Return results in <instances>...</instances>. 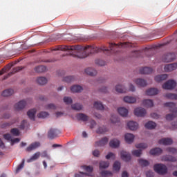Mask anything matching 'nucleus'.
Wrapping results in <instances>:
<instances>
[{"label":"nucleus","mask_w":177,"mask_h":177,"mask_svg":"<svg viewBox=\"0 0 177 177\" xmlns=\"http://www.w3.org/2000/svg\"><path fill=\"white\" fill-rule=\"evenodd\" d=\"M49 115V113L46 111H41L40 112L38 115L37 117L38 118H46Z\"/></svg>","instance_id":"49530a36"},{"label":"nucleus","mask_w":177,"mask_h":177,"mask_svg":"<svg viewBox=\"0 0 177 177\" xmlns=\"http://www.w3.org/2000/svg\"><path fill=\"white\" fill-rule=\"evenodd\" d=\"M96 126V122H95V120H92L91 122V126H90V128L91 129H93V128H95V127Z\"/></svg>","instance_id":"338daca9"},{"label":"nucleus","mask_w":177,"mask_h":177,"mask_svg":"<svg viewBox=\"0 0 177 177\" xmlns=\"http://www.w3.org/2000/svg\"><path fill=\"white\" fill-rule=\"evenodd\" d=\"M176 158L171 155H166L162 157V161H169L170 162H176Z\"/></svg>","instance_id":"f8f14e48"},{"label":"nucleus","mask_w":177,"mask_h":177,"mask_svg":"<svg viewBox=\"0 0 177 177\" xmlns=\"http://www.w3.org/2000/svg\"><path fill=\"white\" fill-rule=\"evenodd\" d=\"M109 131V129H107V128L106 127H99L97 129V133H105V132H107Z\"/></svg>","instance_id":"a18cd8bd"},{"label":"nucleus","mask_w":177,"mask_h":177,"mask_svg":"<svg viewBox=\"0 0 177 177\" xmlns=\"http://www.w3.org/2000/svg\"><path fill=\"white\" fill-rule=\"evenodd\" d=\"M118 112L122 117H127L128 115V109L124 107H120L118 109Z\"/></svg>","instance_id":"b1692460"},{"label":"nucleus","mask_w":177,"mask_h":177,"mask_svg":"<svg viewBox=\"0 0 177 177\" xmlns=\"http://www.w3.org/2000/svg\"><path fill=\"white\" fill-rule=\"evenodd\" d=\"M115 91L118 93H125V92H127V88L122 85H117L115 86Z\"/></svg>","instance_id":"2f4dec72"},{"label":"nucleus","mask_w":177,"mask_h":177,"mask_svg":"<svg viewBox=\"0 0 177 177\" xmlns=\"http://www.w3.org/2000/svg\"><path fill=\"white\" fill-rule=\"evenodd\" d=\"M37 82L39 85H45V84L48 83V79L44 77H37Z\"/></svg>","instance_id":"72a5a7b5"},{"label":"nucleus","mask_w":177,"mask_h":177,"mask_svg":"<svg viewBox=\"0 0 177 177\" xmlns=\"http://www.w3.org/2000/svg\"><path fill=\"white\" fill-rule=\"evenodd\" d=\"M168 78V75L162 74V75H158L155 77V81L156 82H162V81H165Z\"/></svg>","instance_id":"f3484780"},{"label":"nucleus","mask_w":177,"mask_h":177,"mask_svg":"<svg viewBox=\"0 0 177 177\" xmlns=\"http://www.w3.org/2000/svg\"><path fill=\"white\" fill-rule=\"evenodd\" d=\"M100 154V152L99 151V150H95L93 151V155L94 156V157H99Z\"/></svg>","instance_id":"0e129e2a"},{"label":"nucleus","mask_w":177,"mask_h":177,"mask_svg":"<svg viewBox=\"0 0 177 177\" xmlns=\"http://www.w3.org/2000/svg\"><path fill=\"white\" fill-rule=\"evenodd\" d=\"M124 139L127 143L131 145L133 142V139H135V136L131 133H127L124 135Z\"/></svg>","instance_id":"ddd939ff"},{"label":"nucleus","mask_w":177,"mask_h":177,"mask_svg":"<svg viewBox=\"0 0 177 177\" xmlns=\"http://www.w3.org/2000/svg\"><path fill=\"white\" fill-rule=\"evenodd\" d=\"M158 94V89L155 88H151L146 91V95L148 96H154Z\"/></svg>","instance_id":"6ab92c4d"},{"label":"nucleus","mask_w":177,"mask_h":177,"mask_svg":"<svg viewBox=\"0 0 177 177\" xmlns=\"http://www.w3.org/2000/svg\"><path fill=\"white\" fill-rule=\"evenodd\" d=\"M39 156H41V153L39 152L35 153L30 159L27 160V162H32V161H35V160H38V158H39Z\"/></svg>","instance_id":"f704fd0d"},{"label":"nucleus","mask_w":177,"mask_h":177,"mask_svg":"<svg viewBox=\"0 0 177 177\" xmlns=\"http://www.w3.org/2000/svg\"><path fill=\"white\" fill-rule=\"evenodd\" d=\"M46 110H56L55 104H49L45 107Z\"/></svg>","instance_id":"864d4df0"},{"label":"nucleus","mask_w":177,"mask_h":177,"mask_svg":"<svg viewBox=\"0 0 177 177\" xmlns=\"http://www.w3.org/2000/svg\"><path fill=\"white\" fill-rule=\"evenodd\" d=\"M3 138H4V139H6V140H11V139H12V136L9 133L4 134Z\"/></svg>","instance_id":"052dcab7"},{"label":"nucleus","mask_w":177,"mask_h":177,"mask_svg":"<svg viewBox=\"0 0 177 177\" xmlns=\"http://www.w3.org/2000/svg\"><path fill=\"white\" fill-rule=\"evenodd\" d=\"M41 144L39 142H35L32 143L29 147L26 148L27 151H32V150H35V149L39 147Z\"/></svg>","instance_id":"a211bd4d"},{"label":"nucleus","mask_w":177,"mask_h":177,"mask_svg":"<svg viewBox=\"0 0 177 177\" xmlns=\"http://www.w3.org/2000/svg\"><path fill=\"white\" fill-rule=\"evenodd\" d=\"M166 150H167V151H168V153H171V154H176L177 153V149H175V148L169 147Z\"/></svg>","instance_id":"5fc2aeb1"},{"label":"nucleus","mask_w":177,"mask_h":177,"mask_svg":"<svg viewBox=\"0 0 177 177\" xmlns=\"http://www.w3.org/2000/svg\"><path fill=\"white\" fill-rule=\"evenodd\" d=\"M71 107L73 110H76L77 111L82 110V104H81L76 103V104H72Z\"/></svg>","instance_id":"4c0bfd02"},{"label":"nucleus","mask_w":177,"mask_h":177,"mask_svg":"<svg viewBox=\"0 0 177 177\" xmlns=\"http://www.w3.org/2000/svg\"><path fill=\"white\" fill-rule=\"evenodd\" d=\"M118 121L119 120H118V118H117V116L111 115V122H112V124H115L118 122Z\"/></svg>","instance_id":"13d9d810"},{"label":"nucleus","mask_w":177,"mask_h":177,"mask_svg":"<svg viewBox=\"0 0 177 177\" xmlns=\"http://www.w3.org/2000/svg\"><path fill=\"white\" fill-rule=\"evenodd\" d=\"M132 47V44L129 42H124L117 44H109V49L105 46L101 48L95 47V46H67L62 45L58 46L53 50H62L66 52L67 50H71V55L73 57H77L78 59H85L88 57L89 55L92 53H99V52H110V53H117L119 52L120 48H131Z\"/></svg>","instance_id":"f257e3e1"},{"label":"nucleus","mask_w":177,"mask_h":177,"mask_svg":"<svg viewBox=\"0 0 177 177\" xmlns=\"http://www.w3.org/2000/svg\"><path fill=\"white\" fill-rule=\"evenodd\" d=\"M176 64H167L165 66V71H166V73H169L171 71H174V70H176Z\"/></svg>","instance_id":"dca6fc26"},{"label":"nucleus","mask_w":177,"mask_h":177,"mask_svg":"<svg viewBox=\"0 0 177 177\" xmlns=\"http://www.w3.org/2000/svg\"><path fill=\"white\" fill-rule=\"evenodd\" d=\"M109 143V138L107 137H104L102 138L100 141L95 142V147H100L102 146H105Z\"/></svg>","instance_id":"1a4fd4ad"},{"label":"nucleus","mask_w":177,"mask_h":177,"mask_svg":"<svg viewBox=\"0 0 177 177\" xmlns=\"http://www.w3.org/2000/svg\"><path fill=\"white\" fill-rule=\"evenodd\" d=\"M13 93H15V91H13V89L8 88L3 91L2 96H4V97L12 96Z\"/></svg>","instance_id":"7c9ffc66"},{"label":"nucleus","mask_w":177,"mask_h":177,"mask_svg":"<svg viewBox=\"0 0 177 177\" xmlns=\"http://www.w3.org/2000/svg\"><path fill=\"white\" fill-rule=\"evenodd\" d=\"M109 165H110V163H109V162L102 161L100 162V169H104L106 168H109Z\"/></svg>","instance_id":"ea45409f"},{"label":"nucleus","mask_w":177,"mask_h":177,"mask_svg":"<svg viewBox=\"0 0 177 177\" xmlns=\"http://www.w3.org/2000/svg\"><path fill=\"white\" fill-rule=\"evenodd\" d=\"M138 162L141 167H147V165H149L150 162H149V160H145V159H140L138 160Z\"/></svg>","instance_id":"58836bf2"},{"label":"nucleus","mask_w":177,"mask_h":177,"mask_svg":"<svg viewBox=\"0 0 177 177\" xmlns=\"http://www.w3.org/2000/svg\"><path fill=\"white\" fill-rule=\"evenodd\" d=\"M95 64H97V66H104V64H106V62H104V61L101 59H97L95 60Z\"/></svg>","instance_id":"4d7b16f0"},{"label":"nucleus","mask_w":177,"mask_h":177,"mask_svg":"<svg viewBox=\"0 0 177 177\" xmlns=\"http://www.w3.org/2000/svg\"><path fill=\"white\" fill-rule=\"evenodd\" d=\"M159 145H163L164 146H169L174 143V141L171 140V138H164L158 141Z\"/></svg>","instance_id":"6e6552de"},{"label":"nucleus","mask_w":177,"mask_h":177,"mask_svg":"<svg viewBox=\"0 0 177 177\" xmlns=\"http://www.w3.org/2000/svg\"><path fill=\"white\" fill-rule=\"evenodd\" d=\"M74 80H75L73 76H68V77H65L64 78V81L65 82H73V81H74Z\"/></svg>","instance_id":"603ef678"},{"label":"nucleus","mask_w":177,"mask_h":177,"mask_svg":"<svg viewBox=\"0 0 177 177\" xmlns=\"http://www.w3.org/2000/svg\"><path fill=\"white\" fill-rule=\"evenodd\" d=\"M100 174L102 176H104V177L111 176L113 175L111 171H102Z\"/></svg>","instance_id":"09e8293b"},{"label":"nucleus","mask_w":177,"mask_h":177,"mask_svg":"<svg viewBox=\"0 0 177 177\" xmlns=\"http://www.w3.org/2000/svg\"><path fill=\"white\" fill-rule=\"evenodd\" d=\"M41 157L48 158V160H50V156L48 155V152L46 151H44L41 153Z\"/></svg>","instance_id":"bf43d9fd"},{"label":"nucleus","mask_w":177,"mask_h":177,"mask_svg":"<svg viewBox=\"0 0 177 177\" xmlns=\"http://www.w3.org/2000/svg\"><path fill=\"white\" fill-rule=\"evenodd\" d=\"M165 107H169L171 113H177L176 104L175 102H166L164 104Z\"/></svg>","instance_id":"423d86ee"},{"label":"nucleus","mask_w":177,"mask_h":177,"mask_svg":"<svg viewBox=\"0 0 177 177\" xmlns=\"http://www.w3.org/2000/svg\"><path fill=\"white\" fill-rule=\"evenodd\" d=\"M26 104H27V102H26V101L21 100L15 105V110H17V111H19V110H23V109L26 107Z\"/></svg>","instance_id":"9d476101"},{"label":"nucleus","mask_w":177,"mask_h":177,"mask_svg":"<svg viewBox=\"0 0 177 177\" xmlns=\"http://www.w3.org/2000/svg\"><path fill=\"white\" fill-rule=\"evenodd\" d=\"M94 107L97 110H104V106H103V104H102V102L98 101L94 103Z\"/></svg>","instance_id":"c9c22d12"},{"label":"nucleus","mask_w":177,"mask_h":177,"mask_svg":"<svg viewBox=\"0 0 177 177\" xmlns=\"http://www.w3.org/2000/svg\"><path fill=\"white\" fill-rule=\"evenodd\" d=\"M36 113H37V109H31L27 112V115H28V118L30 120H32V121L35 120Z\"/></svg>","instance_id":"aec40b11"},{"label":"nucleus","mask_w":177,"mask_h":177,"mask_svg":"<svg viewBox=\"0 0 177 177\" xmlns=\"http://www.w3.org/2000/svg\"><path fill=\"white\" fill-rule=\"evenodd\" d=\"M132 155L135 156L136 157H140L142 155V150L141 149H137L132 151Z\"/></svg>","instance_id":"de8ad7c7"},{"label":"nucleus","mask_w":177,"mask_h":177,"mask_svg":"<svg viewBox=\"0 0 177 177\" xmlns=\"http://www.w3.org/2000/svg\"><path fill=\"white\" fill-rule=\"evenodd\" d=\"M83 169H85L86 172L88 173H81L83 175H86V176H93V174H92V171H93V167L92 166H83Z\"/></svg>","instance_id":"9b49d317"},{"label":"nucleus","mask_w":177,"mask_h":177,"mask_svg":"<svg viewBox=\"0 0 177 177\" xmlns=\"http://www.w3.org/2000/svg\"><path fill=\"white\" fill-rule=\"evenodd\" d=\"M127 127L131 131H136L139 124L136 122L130 121L127 123Z\"/></svg>","instance_id":"2eb2a0df"},{"label":"nucleus","mask_w":177,"mask_h":177,"mask_svg":"<svg viewBox=\"0 0 177 177\" xmlns=\"http://www.w3.org/2000/svg\"><path fill=\"white\" fill-rule=\"evenodd\" d=\"M163 89L172 90L176 88V82L174 80H169L162 85Z\"/></svg>","instance_id":"20e7f679"},{"label":"nucleus","mask_w":177,"mask_h":177,"mask_svg":"<svg viewBox=\"0 0 177 177\" xmlns=\"http://www.w3.org/2000/svg\"><path fill=\"white\" fill-rule=\"evenodd\" d=\"M20 142V139L19 138H15L13 140H11V145H13L15 143H19Z\"/></svg>","instance_id":"69168bd1"},{"label":"nucleus","mask_w":177,"mask_h":177,"mask_svg":"<svg viewBox=\"0 0 177 177\" xmlns=\"http://www.w3.org/2000/svg\"><path fill=\"white\" fill-rule=\"evenodd\" d=\"M124 102H125V103H130V104L136 103V98L132 96H126L124 97Z\"/></svg>","instance_id":"bb28decb"},{"label":"nucleus","mask_w":177,"mask_h":177,"mask_svg":"<svg viewBox=\"0 0 177 177\" xmlns=\"http://www.w3.org/2000/svg\"><path fill=\"white\" fill-rule=\"evenodd\" d=\"M85 73L88 75H91V77H94V75H96V74H97V71L93 69V68H87L86 69H85Z\"/></svg>","instance_id":"412c9836"},{"label":"nucleus","mask_w":177,"mask_h":177,"mask_svg":"<svg viewBox=\"0 0 177 177\" xmlns=\"http://www.w3.org/2000/svg\"><path fill=\"white\" fill-rule=\"evenodd\" d=\"M151 117H152V118H160V115H158V114H157L156 113H153L151 114Z\"/></svg>","instance_id":"774afa93"},{"label":"nucleus","mask_w":177,"mask_h":177,"mask_svg":"<svg viewBox=\"0 0 177 177\" xmlns=\"http://www.w3.org/2000/svg\"><path fill=\"white\" fill-rule=\"evenodd\" d=\"M149 153L152 156H160L162 153V149L161 148H154L151 149Z\"/></svg>","instance_id":"4be33fe9"},{"label":"nucleus","mask_w":177,"mask_h":177,"mask_svg":"<svg viewBox=\"0 0 177 177\" xmlns=\"http://www.w3.org/2000/svg\"><path fill=\"white\" fill-rule=\"evenodd\" d=\"M134 114L136 117H145L146 115V109L139 107L134 110Z\"/></svg>","instance_id":"0eeeda50"},{"label":"nucleus","mask_w":177,"mask_h":177,"mask_svg":"<svg viewBox=\"0 0 177 177\" xmlns=\"http://www.w3.org/2000/svg\"><path fill=\"white\" fill-rule=\"evenodd\" d=\"M136 149H147V144L140 143L136 145Z\"/></svg>","instance_id":"3c124183"},{"label":"nucleus","mask_w":177,"mask_h":177,"mask_svg":"<svg viewBox=\"0 0 177 177\" xmlns=\"http://www.w3.org/2000/svg\"><path fill=\"white\" fill-rule=\"evenodd\" d=\"M64 102L66 104H71V103H73V99L70 97H64Z\"/></svg>","instance_id":"8fccbe9b"},{"label":"nucleus","mask_w":177,"mask_h":177,"mask_svg":"<svg viewBox=\"0 0 177 177\" xmlns=\"http://www.w3.org/2000/svg\"><path fill=\"white\" fill-rule=\"evenodd\" d=\"M120 169H121V163L118 161H115L113 164V170L118 172Z\"/></svg>","instance_id":"c03bdc74"},{"label":"nucleus","mask_w":177,"mask_h":177,"mask_svg":"<svg viewBox=\"0 0 177 177\" xmlns=\"http://www.w3.org/2000/svg\"><path fill=\"white\" fill-rule=\"evenodd\" d=\"M114 157V153L109 152L106 156V160H110V158Z\"/></svg>","instance_id":"e2e57ef3"},{"label":"nucleus","mask_w":177,"mask_h":177,"mask_svg":"<svg viewBox=\"0 0 177 177\" xmlns=\"http://www.w3.org/2000/svg\"><path fill=\"white\" fill-rule=\"evenodd\" d=\"M153 73V69L149 67H145L140 69V74H151Z\"/></svg>","instance_id":"cd10ccee"},{"label":"nucleus","mask_w":177,"mask_h":177,"mask_svg":"<svg viewBox=\"0 0 177 177\" xmlns=\"http://www.w3.org/2000/svg\"><path fill=\"white\" fill-rule=\"evenodd\" d=\"M146 176H147V177H153V176H154V173L152 171H148L146 173Z\"/></svg>","instance_id":"680f3d73"},{"label":"nucleus","mask_w":177,"mask_h":177,"mask_svg":"<svg viewBox=\"0 0 177 177\" xmlns=\"http://www.w3.org/2000/svg\"><path fill=\"white\" fill-rule=\"evenodd\" d=\"M136 84L138 86H142V88L147 85V82L143 79L136 80Z\"/></svg>","instance_id":"a878e982"},{"label":"nucleus","mask_w":177,"mask_h":177,"mask_svg":"<svg viewBox=\"0 0 177 177\" xmlns=\"http://www.w3.org/2000/svg\"><path fill=\"white\" fill-rule=\"evenodd\" d=\"M175 59H176V55L174 53H167L162 57V60L165 63H170L171 62H174Z\"/></svg>","instance_id":"7ed1b4c3"},{"label":"nucleus","mask_w":177,"mask_h":177,"mask_svg":"<svg viewBox=\"0 0 177 177\" xmlns=\"http://www.w3.org/2000/svg\"><path fill=\"white\" fill-rule=\"evenodd\" d=\"M60 133V131L57 129H50L48 132V139H55V138H57V134Z\"/></svg>","instance_id":"39448f33"},{"label":"nucleus","mask_w":177,"mask_h":177,"mask_svg":"<svg viewBox=\"0 0 177 177\" xmlns=\"http://www.w3.org/2000/svg\"><path fill=\"white\" fill-rule=\"evenodd\" d=\"M10 132L15 136H19V135H20V131L17 129H12Z\"/></svg>","instance_id":"6e6d98bb"},{"label":"nucleus","mask_w":177,"mask_h":177,"mask_svg":"<svg viewBox=\"0 0 177 177\" xmlns=\"http://www.w3.org/2000/svg\"><path fill=\"white\" fill-rule=\"evenodd\" d=\"M77 120L84 122L88 121V120H89V117L84 113H78L77 115Z\"/></svg>","instance_id":"c85d7f7f"},{"label":"nucleus","mask_w":177,"mask_h":177,"mask_svg":"<svg viewBox=\"0 0 177 177\" xmlns=\"http://www.w3.org/2000/svg\"><path fill=\"white\" fill-rule=\"evenodd\" d=\"M142 104L145 107H153L154 106V103L151 100H144L142 101Z\"/></svg>","instance_id":"c756f323"},{"label":"nucleus","mask_w":177,"mask_h":177,"mask_svg":"<svg viewBox=\"0 0 177 177\" xmlns=\"http://www.w3.org/2000/svg\"><path fill=\"white\" fill-rule=\"evenodd\" d=\"M109 146L113 149H116V147H118L120 146V140L117 139L111 140L109 142Z\"/></svg>","instance_id":"393cba45"},{"label":"nucleus","mask_w":177,"mask_h":177,"mask_svg":"<svg viewBox=\"0 0 177 177\" xmlns=\"http://www.w3.org/2000/svg\"><path fill=\"white\" fill-rule=\"evenodd\" d=\"M82 86L80 85H74L72 87H71V91L73 93H80L82 91Z\"/></svg>","instance_id":"5701e85b"},{"label":"nucleus","mask_w":177,"mask_h":177,"mask_svg":"<svg viewBox=\"0 0 177 177\" xmlns=\"http://www.w3.org/2000/svg\"><path fill=\"white\" fill-rule=\"evenodd\" d=\"M155 172L159 175H165L168 173V168L164 164L158 163L153 165Z\"/></svg>","instance_id":"f03ea898"},{"label":"nucleus","mask_w":177,"mask_h":177,"mask_svg":"<svg viewBox=\"0 0 177 177\" xmlns=\"http://www.w3.org/2000/svg\"><path fill=\"white\" fill-rule=\"evenodd\" d=\"M145 127L147 129H154L156 127V124L153 121H149L145 124Z\"/></svg>","instance_id":"473e14b6"},{"label":"nucleus","mask_w":177,"mask_h":177,"mask_svg":"<svg viewBox=\"0 0 177 177\" xmlns=\"http://www.w3.org/2000/svg\"><path fill=\"white\" fill-rule=\"evenodd\" d=\"M35 71H36V73H45V71H46V66H39L37 67H35Z\"/></svg>","instance_id":"e433bc0d"},{"label":"nucleus","mask_w":177,"mask_h":177,"mask_svg":"<svg viewBox=\"0 0 177 177\" xmlns=\"http://www.w3.org/2000/svg\"><path fill=\"white\" fill-rule=\"evenodd\" d=\"M121 158L124 161H131V153L122 151L120 153Z\"/></svg>","instance_id":"4468645a"},{"label":"nucleus","mask_w":177,"mask_h":177,"mask_svg":"<svg viewBox=\"0 0 177 177\" xmlns=\"http://www.w3.org/2000/svg\"><path fill=\"white\" fill-rule=\"evenodd\" d=\"M177 114L176 113H169L166 115V120L167 121H172L174 118H176Z\"/></svg>","instance_id":"a19ab883"},{"label":"nucleus","mask_w":177,"mask_h":177,"mask_svg":"<svg viewBox=\"0 0 177 177\" xmlns=\"http://www.w3.org/2000/svg\"><path fill=\"white\" fill-rule=\"evenodd\" d=\"M166 97H167V99H171V100H177V94L171 93H167Z\"/></svg>","instance_id":"37998d69"},{"label":"nucleus","mask_w":177,"mask_h":177,"mask_svg":"<svg viewBox=\"0 0 177 177\" xmlns=\"http://www.w3.org/2000/svg\"><path fill=\"white\" fill-rule=\"evenodd\" d=\"M24 162H26V160L23 159L21 163L19 164L16 169V174H19V172L24 168Z\"/></svg>","instance_id":"79ce46f5"}]
</instances>
